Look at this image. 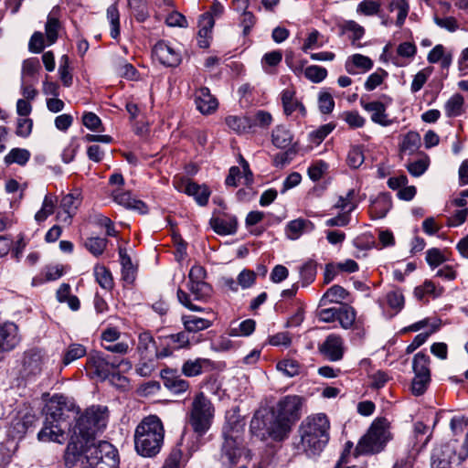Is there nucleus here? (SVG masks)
<instances>
[{"label": "nucleus", "instance_id": "a18cd8bd", "mask_svg": "<svg viewBox=\"0 0 468 468\" xmlns=\"http://www.w3.org/2000/svg\"><path fill=\"white\" fill-rule=\"evenodd\" d=\"M161 341L165 342L166 346H171L176 350L189 345V337L186 331L164 336Z\"/></svg>", "mask_w": 468, "mask_h": 468}, {"label": "nucleus", "instance_id": "20e7f679", "mask_svg": "<svg viewBox=\"0 0 468 468\" xmlns=\"http://www.w3.org/2000/svg\"><path fill=\"white\" fill-rule=\"evenodd\" d=\"M215 413L213 402L204 392L199 391L193 396L186 419L197 439H201L210 430Z\"/></svg>", "mask_w": 468, "mask_h": 468}, {"label": "nucleus", "instance_id": "f257e3e1", "mask_svg": "<svg viewBox=\"0 0 468 468\" xmlns=\"http://www.w3.org/2000/svg\"><path fill=\"white\" fill-rule=\"evenodd\" d=\"M79 410L75 406L67 403L63 396H55L46 406V419L43 428L37 433V439L42 442H57L62 444L66 441L65 427L72 414L76 418Z\"/></svg>", "mask_w": 468, "mask_h": 468}, {"label": "nucleus", "instance_id": "a19ab883", "mask_svg": "<svg viewBox=\"0 0 468 468\" xmlns=\"http://www.w3.org/2000/svg\"><path fill=\"white\" fill-rule=\"evenodd\" d=\"M350 59L351 63L347 61L346 64V69L347 72L351 74L356 73L354 69L355 67L364 70H369L373 67L372 60L368 57L363 56L361 54H355L350 58Z\"/></svg>", "mask_w": 468, "mask_h": 468}, {"label": "nucleus", "instance_id": "4c0bfd02", "mask_svg": "<svg viewBox=\"0 0 468 468\" xmlns=\"http://www.w3.org/2000/svg\"><path fill=\"white\" fill-rule=\"evenodd\" d=\"M277 369L283 373L286 377L292 378L298 376L303 371V366L294 359H283L278 362Z\"/></svg>", "mask_w": 468, "mask_h": 468}, {"label": "nucleus", "instance_id": "774afa93", "mask_svg": "<svg viewBox=\"0 0 468 468\" xmlns=\"http://www.w3.org/2000/svg\"><path fill=\"white\" fill-rule=\"evenodd\" d=\"M431 381V377L415 376L411 383V391L415 396L422 395Z\"/></svg>", "mask_w": 468, "mask_h": 468}, {"label": "nucleus", "instance_id": "bb28decb", "mask_svg": "<svg viewBox=\"0 0 468 468\" xmlns=\"http://www.w3.org/2000/svg\"><path fill=\"white\" fill-rule=\"evenodd\" d=\"M314 224L303 218L290 221L286 226V236L290 239H297L303 232L314 229Z\"/></svg>", "mask_w": 468, "mask_h": 468}, {"label": "nucleus", "instance_id": "39448f33", "mask_svg": "<svg viewBox=\"0 0 468 468\" xmlns=\"http://www.w3.org/2000/svg\"><path fill=\"white\" fill-rule=\"evenodd\" d=\"M392 439L390 423L386 418L376 419L367 432L359 440L356 452L359 454H374L384 450Z\"/></svg>", "mask_w": 468, "mask_h": 468}, {"label": "nucleus", "instance_id": "0e129e2a", "mask_svg": "<svg viewBox=\"0 0 468 468\" xmlns=\"http://www.w3.org/2000/svg\"><path fill=\"white\" fill-rule=\"evenodd\" d=\"M319 110L324 114H329L335 108V101L333 96L327 91H322L318 97Z\"/></svg>", "mask_w": 468, "mask_h": 468}, {"label": "nucleus", "instance_id": "a878e982", "mask_svg": "<svg viewBox=\"0 0 468 468\" xmlns=\"http://www.w3.org/2000/svg\"><path fill=\"white\" fill-rule=\"evenodd\" d=\"M225 122L229 128L239 134L248 133L254 128L253 120L249 116L229 115L226 117Z\"/></svg>", "mask_w": 468, "mask_h": 468}, {"label": "nucleus", "instance_id": "3c124183", "mask_svg": "<svg viewBox=\"0 0 468 468\" xmlns=\"http://www.w3.org/2000/svg\"><path fill=\"white\" fill-rule=\"evenodd\" d=\"M107 18L111 24V37L117 38L120 35V15L116 5H112L107 8Z\"/></svg>", "mask_w": 468, "mask_h": 468}, {"label": "nucleus", "instance_id": "e433bc0d", "mask_svg": "<svg viewBox=\"0 0 468 468\" xmlns=\"http://www.w3.org/2000/svg\"><path fill=\"white\" fill-rule=\"evenodd\" d=\"M420 145V136L416 132H409L400 144V153L412 154Z\"/></svg>", "mask_w": 468, "mask_h": 468}, {"label": "nucleus", "instance_id": "473e14b6", "mask_svg": "<svg viewBox=\"0 0 468 468\" xmlns=\"http://www.w3.org/2000/svg\"><path fill=\"white\" fill-rule=\"evenodd\" d=\"M186 194L194 197L198 205L205 206L208 202L210 191L206 186H199L193 182L186 188Z\"/></svg>", "mask_w": 468, "mask_h": 468}, {"label": "nucleus", "instance_id": "4be33fe9", "mask_svg": "<svg viewBox=\"0 0 468 468\" xmlns=\"http://www.w3.org/2000/svg\"><path fill=\"white\" fill-rule=\"evenodd\" d=\"M392 203L389 196L379 194L369 206V214L373 219H380L386 217Z\"/></svg>", "mask_w": 468, "mask_h": 468}, {"label": "nucleus", "instance_id": "4d7b16f0", "mask_svg": "<svg viewBox=\"0 0 468 468\" xmlns=\"http://www.w3.org/2000/svg\"><path fill=\"white\" fill-rule=\"evenodd\" d=\"M304 75L311 81L319 83L326 78L327 70L323 67L312 65L305 69Z\"/></svg>", "mask_w": 468, "mask_h": 468}, {"label": "nucleus", "instance_id": "ea45409f", "mask_svg": "<svg viewBox=\"0 0 468 468\" xmlns=\"http://www.w3.org/2000/svg\"><path fill=\"white\" fill-rule=\"evenodd\" d=\"M94 275L100 286L105 290L113 288V279L111 271L103 265H96L94 267Z\"/></svg>", "mask_w": 468, "mask_h": 468}, {"label": "nucleus", "instance_id": "9b49d317", "mask_svg": "<svg viewBox=\"0 0 468 468\" xmlns=\"http://www.w3.org/2000/svg\"><path fill=\"white\" fill-rule=\"evenodd\" d=\"M19 326L10 321L0 324V354L15 350L21 343Z\"/></svg>", "mask_w": 468, "mask_h": 468}, {"label": "nucleus", "instance_id": "c85d7f7f", "mask_svg": "<svg viewBox=\"0 0 468 468\" xmlns=\"http://www.w3.org/2000/svg\"><path fill=\"white\" fill-rule=\"evenodd\" d=\"M209 224L214 231L219 235L234 234L237 230V220L235 218L229 219L212 218Z\"/></svg>", "mask_w": 468, "mask_h": 468}, {"label": "nucleus", "instance_id": "1a4fd4ad", "mask_svg": "<svg viewBox=\"0 0 468 468\" xmlns=\"http://www.w3.org/2000/svg\"><path fill=\"white\" fill-rule=\"evenodd\" d=\"M46 356L42 350L30 348L22 354L17 375L26 381L35 380L43 371Z\"/></svg>", "mask_w": 468, "mask_h": 468}, {"label": "nucleus", "instance_id": "864d4df0", "mask_svg": "<svg viewBox=\"0 0 468 468\" xmlns=\"http://www.w3.org/2000/svg\"><path fill=\"white\" fill-rule=\"evenodd\" d=\"M365 161L363 150L360 146H352L346 157V163L352 169H357Z\"/></svg>", "mask_w": 468, "mask_h": 468}, {"label": "nucleus", "instance_id": "de8ad7c7", "mask_svg": "<svg viewBox=\"0 0 468 468\" xmlns=\"http://www.w3.org/2000/svg\"><path fill=\"white\" fill-rule=\"evenodd\" d=\"M155 348V342L149 332H143L139 335L137 350L140 355L146 357L149 352Z\"/></svg>", "mask_w": 468, "mask_h": 468}, {"label": "nucleus", "instance_id": "4468645a", "mask_svg": "<svg viewBox=\"0 0 468 468\" xmlns=\"http://www.w3.org/2000/svg\"><path fill=\"white\" fill-rule=\"evenodd\" d=\"M320 352L331 361L342 359L344 355V342L341 336L329 335L319 347Z\"/></svg>", "mask_w": 468, "mask_h": 468}, {"label": "nucleus", "instance_id": "6e6552de", "mask_svg": "<svg viewBox=\"0 0 468 468\" xmlns=\"http://www.w3.org/2000/svg\"><path fill=\"white\" fill-rule=\"evenodd\" d=\"M243 424L235 422L223 427L224 442L221 449V461L225 465L232 466L238 463L241 456V433Z\"/></svg>", "mask_w": 468, "mask_h": 468}, {"label": "nucleus", "instance_id": "680f3d73", "mask_svg": "<svg viewBox=\"0 0 468 468\" xmlns=\"http://www.w3.org/2000/svg\"><path fill=\"white\" fill-rule=\"evenodd\" d=\"M256 323L252 319L242 321L238 327L231 328L230 335L234 336H248L255 330Z\"/></svg>", "mask_w": 468, "mask_h": 468}, {"label": "nucleus", "instance_id": "2eb2a0df", "mask_svg": "<svg viewBox=\"0 0 468 468\" xmlns=\"http://www.w3.org/2000/svg\"><path fill=\"white\" fill-rule=\"evenodd\" d=\"M453 459H455V451L451 445L444 444L435 447L431 457V468H452Z\"/></svg>", "mask_w": 468, "mask_h": 468}, {"label": "nucleus", "instance_id": "49530a36", "mask_svg": "<svg viewBox=\"0 0 468 468\" xmlns=\"http://www.w3.org/2000/svg\"><path fill=\"white\" fill-rule=\"evenodd\" d=\"M463 97L456 93L452 95L445 103V112L447 116H459L463 112Z\"/></svg>", "mask_w": 468, "mask_h": 468}, {"label": "nucleus", "instance_id": "5fc2aeb1", "mask_svg": "<svg viewBox=\"0 0 468 468\" xmlns=\"http://www.w3.org/2000/svg\"><path fill=\"white\" fill-rule=\"evenodd\" d=\"M409 4L406 0H393L389 4V10L394 11L398 10V17H397V25L401 27L404 24V21L408 16L409 12Z\"/></svg>", "mask_w": 468, "mask_h": 468}, {"label": "nucleus", "instance_id": "69168bd1", "mask_svg": "<svg viewBox=\"0 0 468 468\" xmlns=\"http://www.w3.org/2000/svg\"><path fill=\"white\" fill-rule=\"evenodd\" d=\"M433 21L441 28H443L452 33L459 29L458 21L453 16L440 17L435 15L433 16Z\"/></svg>", "mask_w": 468, "mask_h": 468}, {"label": "nucleus", "instance_id": "c9c22d12", "mask_svg": "<svg viewBox=\"0 0 468 468\" xmlns=\"http://www.w3.org/2000/svg\"><path fill=\"white\" fill-rule=\"evenodd\" d=\"M120 261L122 265V274L124 281L132 282L134 280V267L126 250L119 249Z\"/></svg>", "mask_w": 468, "mask_h": 468}, {"label": "nucleus", "instance_id": "f8f14e48", "mask_svg": "<svg viewBox=\"0 0 468 468\" xmlns=\"http://www.w3.org/2000/svg\"><path fill=\"white\" fill-rule=\"evenodd\" d=\"M87 444L80 435L72 432L64 453V462L67 467H73L81 456H83L81 462L85 461V450L89 446Z\"/></svg>", "mask_w": 468, "mask_h": 468}, {"label": "nucleus", "instance_id": "13d9d810", "mask_svg": "<svg viewBox=\"0 0 468 468\" xmlns=\"http://www.w3.org/2000/svg\"><path fill=\"white\" fill-rule=\"evenodd\" d=\"M355 194V190L350 189L346 193V197H339L335 207L336 208L346 210L345 212H348V214H350L356 207V204L354 202Z\"/></svg>", "mask_w": 468, "mask_h": 468}, {"label": "nucleus", "instance_id": "ddd939ff", "mask_svg": "<svg viewBox=\"0 0 468 468\" xmlns=\"http://www.w3.org/2000/svg\"><path fill=\"white\" fill-rule=\"evenodd\" d=\"M152 54L156 60L166 67H176L181 62L180 54L165 41L157 42Z\"/></svg>", "mask_w": 468, "mask_h": 468}, {"label": "nucleus", "instance_id": "423d86ee", "mask_svg": "<svg viewBox=\"0 0 468 468\" xmlns=\"http://www.w3.org/2000/svg\"><path fill=\"white\" fill-rule=\"evenodd\" d=\"M108 416L107 407L93 405L77 419L76 424L70 431L74 434L80 435L88 443L97 431L106 427Z\"/></svg>", "mask_w": 468, "mask_h": 468}, {"label": "nucleus", "instance_id": "7c9ffc66", "mask_svg": "<svg viewBox=\"0 0 468 468\" xmlns=\"http://www.w3.org/2000/svg\"><path fill=\"white\" fill-rule=\"evenodd\" d=\"M430 165V157L422 154L417 159L410 161L407 165V170L412 176H420L423 175Z\"/></svg>", "mask_w": 468, "mask_h": 468}, {"label": "nucleus", "instance_id": "2f4dec72", "mask_svg": "<svg viewBox=\"0 0 468 468\" xmlns=\"http://www.w3.org/2000/svg\"><path fill=\"white\" fill-rule=\"evenodd\" d=\"M208 364L209 360L206 358L186 360L182 366V373L188 378L198 376L202 373L203 367Z\"/></svg>", "mask_w": 468, "mask_h": 468}, {"label": "nucleus", "instance_id": "6e6d98bb", "mask_svg": "<svg viewBox=\"0 0 468 468\" xmlns=\"http://www.w3.org/2000/svg\"><path fill=\"white\" fill-rule=\"evenodd\" d=\"M335 125L333 123H326L320 126L315 131L309 134V139L312 144L319 145L324 138L335 129Z\"/></svg>", "mask_w": 468, "mask_h": 468}, {"label": "nucleus", "instance_id": "338daca9", "mask_svg": "<svg viewBox=\"0 0 468 468\" xmlns=\"http://www.w3.org/2000/svg\"><path fill=\"white\" fill-rule=\"evenodd\" d=\"M101 346L105 350L118 355H126L132 349L131 345L125 341L101 343Z\"/></svg>", "mask_w": 468, "mask_h": 468}, {"label": "nucleus", "instance_id": "f704fd0d", "mask_svg": "<svg viewBox=\"0 0 468 468\" xmlns=\"http://www.w3.org/2000/svg\"><path fill=\"white\" fill-rule=\"evenodd\" d=\"M87 353L86 347L80 344H70L62 356V364L68 366L77 359L83 357Z\"/></svg>", "mask_w": 468, "mask_h": 468}, {"label": "nucleus", "instance_id": "603ef678", "mask_svg": "<svg viewBox=\"0 0 468 468\" xmlns=\"http://www.w3.org/2000/svg\"><path fill=\"white\" fill-rule=\"evenodd\" d=\"M108 356L109 361V368L111 372V376H114L117 372L128 371L132 368V363L130 360L126 358H120L116 356Z\"/></svg>", "mask_w": 468, "mask_h": 468}, {"label": "nucleus", "instance_id": "0eeeda50", "mask_svg": "<svg viewBox=\"0 0 468 468\" xmlns=\"http://www.w3.org/2000/svg\"><path fill=\"white\" fill-rule=\"evenodd\" d=\"M117 449L106 441L90 444L85 450L81 468H119Z\"/></svg>", "mask_w": 468, "mask_h": 468}, {"label": "nucleus", "instance_id": "79ce46f5", "mask_svg": "<svg viewBox=\"0 0 468 468\" xmlns=\"http://www.w3.org/2000/svg\"><path fill=\"white\" fill-rule=\"evenodd\" d=\"M337 320L343 328L349 329L355 323L356 311L349 305H343L338 308Z\"/></svg>", "mask_w": 468, "mask_h": 468}, {"label": "nucleus", "instance_id": "9d476101", "mask_svg": "<svg viewBox=\"0 0 468 468\" xmlns=\"http://www.w3.org/2000/svg\"><path fill=\"white\" fill-rule=\"evenodd\" d=\"M303 398L298 395H287L282 397L272 409V412L279 418L295 423L302 415Z\"/></svg>", "mask_w": 468, "mask_h": 468}, {"label": "nucleus", "instance_id": "37998d69", "mask_svg": "<svg viewBox=\"0 0 468 468\" xmlns=\"http://www.w3.org/2000/svg\"><path fill=\"white\" fill-rule=\"evenodd\" d=\"M188 289L195 296V299L198 301L207 300L210 297L212 292V287L205 281L188 283Z\"/></svg>", "mask_w": 468, "mask_h": 468}, {"label": "nucleus", "instance_id": "09e8293b", "mask_svg": "<svg viewBox=\"0 0 468 468\" xmlns=\"http://www.w3.org/2000/svg\"><path fill=\"white\" fill-rule=\"evenodd\" d=\"M348 292L340 285H333L330 287L322 298V302L328 301L330 303H340L346 299Z\"/></svg>", "mask_w": 468, "mask_h": 468}, {"label": "nucleus", "instance_id": "a211bd4d", "mask_svg": "<svg viewBox=\"0 0 468 468\" xmlns=\"http://www.w3.org/2000/svg\"><path fill=\"white\" fill-rule=\"evenodd\" d=\"M164 386L174 394H181L189 388V382L183 379L175 370L164 369L161 371Z\"/></svg>", "mask_w": 468, "mask_h": 468}, {"label": "nucleus", "instance_id": "6ab92c4d", "mask_svg": "<svg viewBox=\"0 0 468 468\" xmlns=\"http://www.w3.org/2000/svg\"><path fill=\"white\" fill-rule=\"evenodd\" d=\"M195 102L197 109L202 114H211L218 109V106L217 99L212 96L209 89L206 87L200 88L197 91Z\"/></svg>", "mask_w": 468, "mask_h": 468}, {"label": "nucleus", "instance_id": "dca6fc26", "mask_svg": "<svg viewBox=\"0 0 468 468\" xmlns=\"http://www.w3.org/2000/svg\"><path fill=\"white\" fill-rule=\"evenodd\" d=\"M87 367L99 378L105 380L111 376L108 356L101 352H94L89 355Z\"/></svg>", "mask_w": 468, "mask_h": 468}, {"label": "nucleus", "instance_id": "393cba45", "mask_svg": "<svg viewBox=\"0 0 468 468\" xmlns=\"http://www.w3.org/2000/svg\"><path fill=\"white\" fill-rule=\"evenodd\" d=\"M269 424L270 416H260L256 414L250 420V431L261 441H266L270 439Z\"/></svg>", "mask_w": 468, "mask_h": 468}, {"label": "nucleus", "instance_id": "bf43d9fd", "mask_svg": "<svg viewBox=\"0 0 468 468\" xmlns=\"http://www.w3.org/2000/svg\"><path fill=\"white\" fill-rule=\"evenodd\" d=\"M69 59L67 55L60 58L58 72L64 86L69 87L72 84V75L69 72Z\"/></svg>", "mask_w": 468, "mask_h": 468}, {"label": "nucleus", "instance_id": "c03bdc74", "mask_svg": "<svg viewBox=\"0 0 468 468\" xmlns=\"http://www.w3.org/2000/svg\"><path fill=\"white\" fill-rule=\"evenodd\" d=\"M29 158V151L22 148H14L5 155V163L6 165L17 164L19 165H24L27 163Z\"/></svg>", "mask_w": 468, "mask_h": 468}, {"label": "nucleus", "instance_id": "412c9836", "mask_svg": "<svg viewBox=\"0 0 468 468\" xmlns=\"http://www.w3.org/2000/svg\"><path fill=\"white\" fill-rule=\"evenodd\" d=\"M112 197L117 204L124 207L125 208L137 210L141 213H144L146 211L145 204L141 200L133 198L128 191L116 189L112 191Z\"/></svg>", "mask_w": 468, "mask_h": 468}, {"label": "nucleus", "instance_id": "c756f323", "mask_svg": "<svg viewBox=\"0 0 468 468\" xmlns=\"http://www.w3.org/2000/svg\"><path fill=\"white\" fill-rule=\"evenodd\" d=\"M272 143L281 149L289 147L292 142V135L291 132L284 126L279 125L272 131Z\"/></svg>", "mask_w": 468, "mask_h": 468}, {"label": "nucleus", "instance_id": "72a5a7b5", "mask_svg": "<svg viewBox=\"0 0 468 468\" xmlns=\"http://www.w3.org/2000/svg\"><path fill=\"white\" fill-rule=\"evenodd\" d=\"M430 357L422 352L417 353L412 361V368L415 376L431 377L429 368Z\"/></svg>", "mask_w": 468, "mask_h": 468}, {"label": "nucleus", "instance_id": "cd10ccee", "mask_svg": "<svg viewBox=\"0 0 468 468\" xmlns=\"http://www.w3.org/2000/svg\"><path fill=\"white\" fill-rule=\"evenodd\" d=\"M182 323L184 324L185 330L187 333H197L199 331L207 329L212 324L209 320L198 317L194 314L183 315Z\"/></svg>", "mask_w": 468, "mask_h": 468}, {"label": "nucleus", "instance_id": "aec40b11", "mask_svg": "<svg viewBox=\"0 0 468 468\" xmlns=\"http://www.w3.org/2000/svg\"><path fill=\"white\" fill-rule=\"evenodd\" d=\"M360 104L365 111L371 113V121L373 122L378 123L382 126H388L392 123L386 114V106L381 101H375L366 102L361 99Z\"/></svg>", "mask_w": 468, "mask_h": 468}, {"label": "nucleus", "instance_id": "5701e85b", "mask_svg": "<svg viewBox=\"0 0 468 468\" xmlns=\"http://www.w3.org/2000/svg\"><path fill=\"white\" fill-rule=\"evenodd\" d=\"M281 100L283 112L286 115H291L295 111H299L303 116L305 115L306 110L304 106L296 99L295 91L292 89H285L281 94Z\"/></svg>", "mask_w": 468, "mask_h": 468}, {"label": "nucleus", "instance_id": "f3484780", "mask_svg": "<svg viewBox=\"0 0 468 468\" xmlns=\"http://www.w3.org/2000/svg\"><path fill=\"white\" fill-rule=\"evenodd\" d=\"M292 424L289 421L279 418L278 415L271 411L269 424L270 439L275 441L285 440L292 431Z\"/></svg>", "mask_w": 468, "mask_h": 468}, {"label": "nucleus", "instance_id": "f03ea898", "mask_svg": "<svg viewBox=\"0 0 468 468\" xmlns=\"http://www.w3.org/2000/svg\"><path fill=\"white\" fill-rule=\"evenodd\" d=\"M329 431L330 421L324 413L308 416L298 428L296 449L309 457L320 454L330 439Z\"/></svg>", "mask_w": 468, "mask_h": 468}, {"label": "nucleus", "instance_id": "052dcab7", "mask_svg": "<svg viewBox=\"0 0 468 468\" xmlns=\"http://www.w3.org/2000/svg\"><path fill=\"white\" fill-rule=\"evenodd\" d=\"M316 268L317 264L314 261H309L302 266L300 274L304 284H310L314 281L317 271Z\"/></svg>", "mask_w": 468, "mask_h": 468}, {"label": "nucleus", "instance_id": "7ed1b4c3", "mask_svg": "<svg viewBox=\"0 0 468 468\" xmlns=\"http://www.w3.org/2000/svg\"><path fill=\"white\" fill-rule=\"evenodd\" d=\"M164 436V426L158 417L151 415L144 418L134 432V446L137 453L144 457L155 456L161 450Z\"/></svg>", "mask_w": 468, "mask_h": 468}, {"label": "nucleus", "instance_id": "58836bf2", "mask_svg": "<svg viewBox=\"0 0 468 468\" xmlns=\"http://www.w3.org/2000/svg\"><path fill=\"white\" fill-rule=\"evenodd\" d=\"M56 203V197L50 195H46L41 208L35 215L36 221L41 223L45 221L48 217L52 215L54 213Z\"/></svg>", "mask_w": 468, "mask_h": 468}, {"label": "nucleus", "instance_id": "e2e57ef3", "mask_svg": "<svg viewBox=\"0 0 468 468\" xmlns=\"http://www.w3.org/2000/svg\"><path fill=\"white\" fill-rule=\"evenodd\" d=\"M59 27H60L59 21L57 18L51 17V16L48 17V21L46 23L45 29H46V37L48 41V45H52L56 42V40L58 38V32L59 29Z\"/></svg>", "mask_w": 468, "mask_h": 468}, {"label": "nucleus", "instance_id": "8fccbe9b", "mask_svg": "<svg viewBox=\"0 0 468 468\" xmlns=\"http://www.w3.org/2000/svg\"><path fill=\"white\" fill-rule=\"evenodd\" d=\"M107 239L100 237H90L85 240L86 249L94 256L103 253L107 246Z\"/></svg>", "mask_w": 468, "mask_h": 468}, {"label": "nucleus", "instance_id": "b1692460", "mask_svg": "<svg viewBox=\"0 0 468 468\" xmlns=\"http://www.w3.org/2000/svg\"><path fill=\"white\" fill-rule=\"evenodd\" d=\"M80 205V194L79 191L64 196L61 199L60 207L65 213V217L61 220L70 224L71 218L75 215Z\"/></svg>", "mask_w": 468, "mask_h": 468}]
</instances>
